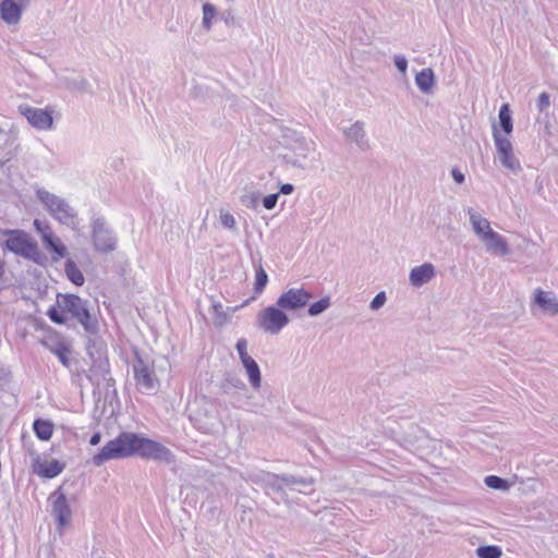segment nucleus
Here are the masks:
<instances>
[{
  "instance_id": "f257e3e1",
  "label": "nucleus",
  "mask_w": 558,
  "mask_h": 558,
  "mask_svg": "<svg viewBox=\"0 0 558 558\" xmlns=\"http://www.w3.org/2000/svg\"><path fill=\"white\" fill-rule=\"evenodd\" d=\"M131 457H140L142 459L165 463L174 461V456L171 450L162 444L136 433L122 432L116 438L107 441L106 445L92 457V462L96 466H101L107 461Z\"/></svg>"
},
{
  "instance_id": "f03ea898",
  "label": "nucleus",
  "mask_w": 558,
  "mask_h": 558,
  "mask_svg": "<svg viewBox=\"0 0 558 558\" xmlns=\"http://www.w3.org/2000/svg\"><path fill=\"white\" fill-rule=\"evenodd\" d=\"M284 153L280 155L287 165L305 169L312 154L315 153L314 141L304 137L295 130H286L282 135Z\"/></svg>"
},
{
  "instance_id": "7ed1b4c3",
  "label": "nucleus",
  "mask_w": 558,
  "mask_h": 558,
  "mask_svg": "<svg viewBox=\"0 0 558 558\" xmlns=\"http://www.w3.org/2000/svg\"><path fill=\"white\" fill-rule=\"evenodd\" d=\"M36 197L44 205L48 214L59 223L64 225L72 230L78 229L80 219L77 211L65 198L45 189H37Z\"/></svg>"
},
{
  "instance_id": "20e7f679",
  "label": "nucleus",
  "mask_w": 558,
  "mask_h": 558,
  "mask_svg": "<svg viewBox=\"0 0 558 558\" xmlns=\"http://www.w3.org/2000/svg\"><path fill=\"white\" fill-rule=\"evenodd\" d=\"M57 305L62 312L71 314L87 332L97 331L98 324L89 313L87 301L74 294H58Z\"/></svg>"
},
{
  "instance_id": "39448f33",
  "label": "nucleus",
  "mask_w": 558,
  "mask_h": 558,
  "mask_svg": "<svg viewBox=\"0 0 558 558\" xmlns=\"http://www.w3.org/2000/svg\"><path fill=\"white\" fill-rule=\"evenodd\" d=\"M2 233L7 235L3 243L7 250L24 258L39 262L41 253L38 245L25 231L8 229Z\"/></svg>"
},
{
  "instance_id": "423d86ee",
  "label": "nucleus",
  "mask_w": 558,
  "mask_h": 558,
  "mask_svg": "<svg viewBox=\"0 0 558 558\" xmlns=\"http://www.w3.org/2000/svg\"><path fill=\"white\" fill-rule=\"evenodd\" d=\"M92 242L95 251L110 253L117 248L118 238L104 217L92 219Z\"/></svg>"
},
{
  "instance_id": "0eeeda50",
  "label": "nucleus",
  "mask_w": 558,
  "mask_h": 558,
  "mask_svg": "<svg viewBox=\"0 0 558 558\" xmlns=\"http://www.w3.org/2000/svg\"><path fill=\"white\" fill-rule=\"evenodd\" d=\"M256 320L258 327L270 335H278L290 323L288 314L277 303L259 311Z\"/></svg>"
},
{
  "instance_id": "6e6552de",
  "label": "nucleus",
  "mask_w": 558,
  "mask_h": 558,
  "mask_svg": "<svg viewBox=\"0 0 558 558\" xmlns=\"http://www.w3.org/2000/svg\"><path fill=\"white\" fill-rule=\"evenodd\" d=\"M493 138L497 150V159L500 165L511 171L518 173L522 170L519 159L513 154V147L507 136L501 135L500 130L493 125Z\"/></svg>"
},
{
  "instance_id": "1a4fd4ad",
  "label": "nucleus",
  "mask_w": 558,
  "mask_h": 558,
  "mask_svg": "<svg viewBox=\"0 0 558 558\" xmlns=\"http://www.w3.org/2000/svg\"><path fill=\"white\" fill-rule=\"evenodd\" d=\"M51 502V514L53 515L60 533L70 523L72 510L61 488H58L49 496Z\"/></svg>"
},
{
  "instance_id": "9d476101",
  "label": "nucleus",
  "mask_w": 558,
  "mask_h": 558,
  "mask_svg": "<svg viewBox=\"0 0 558 558\" xmlns=\"http://www.w3.org/2000/svg\"><path fill=\"white\" fill-rule=\"evenodd\" d=\"M311 299L312 294L307 290L303 288H291L281 293L276 303L284 312H295L304 308Z\"/></svg>"
},
{
  "instance_id": "9b49d317",
  "label": "nucleus",
  "mask_w": 558,
  "mask_h": 558,
  "mask_svg": "<svg viewBox=\"0 0 558 558\" xmlns=\"http://www.w3.org/2000/svg\"><path fill=\"white\" fill-rule=\"evenodd\" d=\"M32 0H0V17L8 25L20 23L23 12Z\"/></svg>"
},
{
  "instance_id": "f8f14e48",
  "label": "nucleus",
  "mask_w": 558,
  "mask_h": 558,
  "mask_svg": "<svg viewBox=\"0 0 558 558\" xmlns=\"http://www.w3.org/2000/svg\"><path fill=\"white\" fill-rule=\"evenodd\" d=\"M19 110L32 126L38 130H50L52 128L53 119L48 110L29 106H20Z\"/></svg>"
},
{
  "instance_id": "ddd939ff",
  "label": "nucleus",
  "mask_w": 558,
  "mask_h": 558,
  "mask_svg": "<svg viewBox=\"0 0 558 558\" xmlns=\"http://www.w3.org/2000/svg\"><path fill=\"white\" fill-rule=\"evenodd\" d=\"M134 377L136 380V385L144 390L150 391L156 388L157 378L155 373L147 363H145L142 359H137L133 365Z\"/></svg>"
},
{
  "instance_id": "4468645a",
  "label": "nucleus",
  "mask_w": 558,
  "mask_h": 558,
  "mask_svg": "<svg viewBox=\"0 0 558 558\" xmlns=\"http://www.w3.org/2000/svg\"><path fill=\"white\" fill-rule=\"evenodd\" d=\"M347 141L354 143L360 150L366 151L371 148L369 140L364 129V122L355 121L343 130Z\"/></svg>"
},
{
  "instance_id": "2eb2a0df",
  "label": "nucleus",
  "mask_w": 558,
  "mask_h": 558,
  "mask_svg": "<svg viewBox=\"0 0 558 558\" xmlns=\"http://www.w3.org/2000/svg\"><path fill=\"white\" fill-rule=\"evenodd\" d=\"M268 483L270 487L277 492L282 490L284 486H290L298 489L299 492H303V487L312 485L311 481L293 475H270Z\"/></svg>"
},
{
  "instance_id": "dca6fc26",
  "label": "nucleus",
  "mask_w": 558,
  "mask_h": 558,
  "mask_svg": "<svg viewBox=\"0 0 558 558\" xmlns=\"http://www.w3.org/2000/svg\"><path fill=\"white\" fill-rule=\"evenodd\" d=\"M436 276V270L433 264L425 263L411 269L409 280L413 287H422L429 282Z\"/></svg>"
},
{
  "instance_id": "f3484780",
  "label": "nucleus",
  "mask_w": 558,
  "mask_h": 558,
  "mask_svg": "<svg viewBox=\"0 0 558 558\" xmlns=\"http://www.w3.org/2000/svg\"><path fill=\"white\" fill-rule=\"evenodd\" d=\"M16 135L0 128V166L12 159L15 151Z\"/></svg>"
},
{
  "instance_id": "a211bd4d",
  "label": "nucleus",
  "mask_w": 558,
  "mask_h": 558,
  "mask_svg": "<svg viewBox=\"0 0 558 558\" xmlns=\"http://www.w3.org/2000/svg\"><path fill=\"white\" fill-rule=\"evenodd\" d=\"M482 242L484 243L487 252L502 256L510 254L507 240L494 230L488 232L487 236H485Z\"/></svg>"
},
{
  "instance_id": "6ab92c4d",
  "label": "nucleus",
  "mask_w": 558,
  "mask_h": 558,
  "mask_svg": "<svg viewBox=\"0 0 558 558\" xmlns=\"http://www.w3.org/2000/svg\"><path fill=\"white\" fill-rule=\"evenodd\" d=\"M469 215L473 231L482 241L485 236H487L488 232L493 231L490 223L486 218L482 217L471 208L469 209Z\"/></svg>"
},
{
  "instance_id": "aec40b11",
  "label": "nucleus",
  "mask_w": 558,
  "mask_h": 558,
  "mask_svg": "<svg viewBox=\"0 0 558 558\" xmlns=\"http://www.w3.org/2000/svg\"><path fill=\"white\" fill-rule=\"evenodd\" d=\"M535 303L545 312L553 315L558 313V300L550 293L541 289L536 290Z\"/></svg>"
},
{
  "instance_id": "412c9836",
  "label": "nucleus",
  "mask_w": 558,
  "mask_h": 558,
  "mask_svg": "<svg viewBox=\"0 0 558 558\" xmlns=\"http://www.w3.org/2000/svg\"><path fill=\"white\" fill-rule=\"evenodd\" d=\"M242 364L246 371L248 376V381L254 389H258L262 384V375L260 369L256 361L250 356L246 360L242 361Z\"/></svg>"
},
{
  "instance_id": "4be33fe9",
  "label": "nucleus",
  "mask_w": 558,
  "mask_h": 558,
  "mask_svg": "<svg viewBox=\"0 0 558 558\" xmlns=\"http://www.w3.org/2000/svg\"><path fill=\"white\" fill-rule=\"evenodd\" d=\"M46 238L47 239L43 242V244L47 251L56 254V256L52 257L53 260H58L59 258H63L68 255L65 245L56 234Z\"/></svg>"
},
{
  "instance_id": "5701e85b",
  "label": "nucleus",
  "mask_w": 558,
  "mask_h": 558,
  "mask_svg": "<svg viewBox=\"0 0 558 558\" xmlns=\"http://www.w3.org/2000/svg\"><path fill=\"white\" fill-rule=\"evenodd\" d=\"M415 84L423 93H429L435 84V76L432 69L426 68L415 75Z\"/></svg>"
},
{
  "instance_id": "b1692460",
  "label": "nucleus",
  "mask_w": 558,
  "mask_h": 558,
  "mask_svg": "<svg viewBox=\"0 0 558 558\" xmlns=\"http://www.w3.org/2000/svg\"><path fill=\"white\" fill-rule=\"evenodd\" d=\"M230 397H231L230 403L234 409H244V410H248V411H256L255 404H250V407L246 408V405H248V401L251 399V396L247 393V390L245 392L241 391V390H236L235 392H231Z\"/></svg>"
},
{
  "instance_id": "393cba45",
  "label": "nucleus",
  "mask_w": 558,
  "mask_h": 558,
  "mask_svg": "<svg viewBox=\"0 0 558 558\" xmlns=\"http://www.w3.org/2000/svg\"><path fill=\"white\" fill-rule=\"evenodd\" d=\"M33 429L38 439L49 440L53 433V425L49 421L37 418L33 424Z\"/></svg>"
},
{
  "instance_id": "a878e982",
  "label": "nucleus",
  "mask_w": 558,
  "mask_h": 558,
  "mask_svg": "<svg viewBox=\"0 0 558 558\" xmlns=\"http://www.w3.org/2000/svg\"><path fill=\"white\" fill-rule=\"evenodd\" d=\"M64 271H65L68 279L72 283H74L75 286H78V287L84 284L85 278L74 260L68 259L65 262Z\"/></svg>"
},
{
  "instance_id": "bb28decb",
  "label": "nucleus",
  "mask_w": 558,
  "mask_h": 558,
  "mask_svg": "<svg viewBox=\"0 0 558 558\" xmlns=\"http://www.w3.org/2000/svg\"><path fill=\"white\" fill-rule=\"evenodd\" d=\"M498 118L501 130L506 133V135L511 134L513 130V123L510 107L508 104H504L500 107Z\"/></svg>"
},
{
  "instance_id": "cd10ccee",
  "label": "nucleus",
  "mask_w": 558,
  "mask_h": 558,
  "mask_svg": "<svg viewBox=\"0 0 558 558\" xmlns=\"http://www.w3.org/2000/svg\"><path fill=\"white\" fill-rule=\"evenodd\" d=\"M64 470V464L58 460H51L40 466L39 475L46 478H53Z\"/></svg>"
},
{
  "instance_id": "c85d7f7f",
  "label": "nucleus",
  "mask_w": 558,
  "mask_h": 558,
  "mask_svg": "<svg viewBox=\"0 0 558 558\" xmlns=\"http://www.w3.org/2000/svg\"><path fill=\"white\" fill-rule=\"evenodd\" d=\"M49 350L59 359L63 366H70V349L64 342L58 341L53 345H49Z\"/></svg>"
},
{
  "instance_id": "c756f323",
  "label": "nucleus",
  "mask_w": 558,
  "mask_h": 558,
  "mask_svg": "<svg viewBox=\"0 0 558 558\" xmlns=\"http://www.w3.org/2000/svg\"><path fill=\"white\" fill-rule=\"evenodd\" d=\"M221 389L223 393L230 395L231 389L246 391V385L238 377H228L221 383Z\"/></svg>"
},
{
  "instance_id": "7c9ffc66",
  "label": "nucleus",
  "mask_w": 558,
  "mask_h": 558,
  "mask_svg": "<svg viewBox=\"0 0 558 558\" xmlns=\"http://www.w3.org/2000/svg\"><path fill=\"white\" fill-rule=\"evenodd\" d=\"M476 555L480 558H500L502 550L497 545H485L477 547Z\"/></svg>"
},
{
  "instance_id": "2f4dec72",
  "label": "nucleus",
  "mask_w": 558,
  "mask_h": 558,
  "mask_svg": "<svg viewBox=\"0 0 558 558\" xmlns=\"http://www.w3.org/2000/svg\"><path fill=\"white\" fill-rule=\"evenodd\" d=\"M330 306V298L325 296L320 299L319 301L312 303L307 310V314L311 317H315L324 313L327 308Z\"/></svg>"
},
{
  "instance_id": "473e14b6",
  "label": "nucleus",
  "mask_w": 558,
  "mask_h": 558,
  "mask_svg": "<svg viewBox=\"0 0 558 558\" xmlns=\"http://www.w3.org/2000/svg\"><path fill=\"white\" fill-rule=\"evenodd\" d=\"M211 307L214 313V324L216 326H223L230 322V314L223 312L222 305L220 303H214Z\"/></svg>"
},
{
  "instance_id": "72a5a7b5",
  "label": "nucleus",
  "mask_w": 558,
  "mask_h": 558,
  "mask_svg": "<svg viewBox=\"0 0 558 558\" xmlns=\"http://www.w3.org/2000/svg\"><path fill=\"white\" fill-rule=\"evenodd\" d=\"M267 282H268V276H267L266 271L264 270V268L262 266H259L256 269V275H255V284H254L255 293H257V294L262 293L264 291Z\"/></svg>"
},
{
  "instance_id": "f704fd0d",
  "label": "nucleus",
  "mask_w": 558,
  "mask_h": 558,
  "mask_svg": "<svg viewBox=\"0 0 558 558\" xmlns=\"http://www.w3.org/2000/svg\"><path fill=\"white\" fill-rule=\"evenodd\" d=\"M484 482L487 487L493 489L505 490L508 488L507 481L496 475L486 476Z\"/></svg>"
},
{
  "instance_id": "c9c22d12",
  "label": "nucleus",
  "mask_w": 558,
  "mask_h": 558,
  "mask_svg": "<svg viewBox=\"0 0 558 558\" xmlns=\"http://www.w3.org/2000/svg\"><path fill=\"white\" fill-rule=\"evenodd\" d=\"M216 15V8L211 3H205L203 5V26L206 29L211 27V20Z\"/></svg>"
},
{
  "instance_id": "e433bc0d",
  "label": "nucleus",
  "mask_w": 558,
  "mask_h": 558,
  "mask_svg": "<svg viewBox=\"0 0 558 558\" xmlns=\"http://www.w3.org/2000/svg\"><path fill=\"white\" fill-rule=\"evenodd\" d=\"M34 227H35L36 231L40 234L43 242L47 239L46 236H51L54 234L51 227L46 221L35 219Z\"/></svg>"
},
{
  "instance_id": "4c0bfd02",
  "label": "nucleus",
  "mask_w": 558,
  "mask_h": 558,
  "mask_svg": "<svg viewBox=\"0 0 558 558\" xmlns=\"http://www.w3.org/2000/svg\"><path fill=\"white\" fill-rule=\"evenodd\" d=\"M63 313L59 306H51L47 312V316L51 322L63 325L66 323V317Z\"/></svg>"
},
{
  "instance_id": "58836bf2",
  "label": "nucleus",
  "mask_w": 558,
  "mask_h": 558,
  "mask_svg": "<svg viewBox=\"0 0 558 558\" xmlns=\"http://www.w3.org/2000/svg\"><path fill=\"white\" fill-rule=\"evenodd\" d=\"M219 219L223 228L228 230H235L236 221L232 214L220 210Z\"/></svg>"
},
{
  "instance_id": "ea45409f",
  "label": "nucleus",
  "mask_w": 558,
  "mask_h": 558,
  "mask_svg": "<svg viewBox=\"0 0 558 558\" xmlns=\"http://www.w3.org/2000/svg\"><path fill=\"white\" fill-rule=\"evenodd\" d=\"M387 301V296H386V293L384 291L377 293L374 299L371 301L369 303V308L372 311H378L379 308H381L385 303Z\"/></svg>"
},
{
  "instance_id": "a19ab883",
  "label": "nucleus",
  "mask_w": 558,
  "mask_h": 558,
  "mask_svg": "<svg viewBox=\"0 0 558 558\" xmlns=\"http://www.w3.org/2000/svg\"><path fill=\"white\" fill-rule=\"evenodd\" d=\"M393 63H395L396 68L399 70V72L403 76H407V71H408L407 58L403 54H397L393 57Z\"/></svg>"
},
{
  "instance_id": "79ce46f5",
  "label": "nucleus",
  "mask_w": 558,
  "mask_h": 558,
  "mask_svg": "<svg viewBox=\"0 0 558 558\" xmlns=\"http://www.w3.org/2000/svg\"><path fill=\"white\" fill-rule=\"evenodd\" d=\"M235 348L239 353V357H240L241 362L246 360L247 357H250V355L247 353V340L246 339H244V338L239 339Z\"/></svg>"
},
{
  "instance_id": "37998d69",
  "label": "nucleus",
  "mask_w": 558,
  "mask_h": 558,
  "mask_svg": "<svg viewBox=\"0 0 558 558\" xmlns=\"http://www.w3.org/2000/svg\"><path fill=\"white\" fill-rule=\"evenodd\" d=\"M550 106V98H549V95L547 93H542L538 98H537V101H536V107L537 109L543 112L545 111L546 109H548Z\"/></svg>"
},
{
  "instance_id": "c03bdc74",
  "label": "nucleus",
  "mask_w": 558,
  "mask_h": 558,
  "mask_svg": "<svg viewBox=\"0 0 558 558\" xmlns=\"http://www.w3.org/2000/svg\"><path fill=\"white\" fill-rule=\"evenodd\" d=\"M278 198H279V194L278 193H275V194H269L267 196L264 197L263 199V205L266 209H272L275 208L277 202H278Z\"/></svg>"
},
{
  "instance_id": "a18cd8bd",
  "label": "nucleus",
  "mask_w": 558,
  "mask_h": 558,
  "mask_svg": "<svg viewBox=\"0 0 558 558\" xmlns=\"http://www.w3.org/2000/svg\"><path fill=\"white\" fill-rule=\"evenodd\" d=\"M451 175H452V179L454 180V182L458 184H462L465 180L464 174L457 168H453L451 170Z\"/></svg>"
},
{
  "instance_id": "49530a36",
  "label": "nucleus",
  "mask_w": 558,
  "mask_h": 558,
  "mask_svg": "<svg viewBox=\"0 0 558 558\" xmlns=\"http://www.w3.org/2000/svg\"><path fill=\"white\" fill-rule=\"evenodd\" d=\"M294 191V186L290 183H284L280 186V193L289 195Z\"/></svg>"
},
{
  "instance_id": "de8ad7c7",
  "label": "nucleus",
  "mask_w": 558,
  "mask_h": 558,
  "mask_svg": "<svg viewBox=\"0 0 558 558\" xmlns=\"http://www.w3.org/2000/svg\"><path fill=\"white\" fill-rule=\"evenodd\" d=\"M198 428L202 429L204 433L210 434L216 430V424L215 423H206L205 425L199 426Z\"/></svg>"
},
{
  "instance_id": "09e8293b",
  "label": "nucleus",
  "mask_w": 558,
  "mask_h": 558,
  "mask_svg": "<svg viewBox=\"0 0 558 558\" xmlns=\"http://www.w3.org/2000/svg\"><path fill=\"white\" fill-rule=\"evenodd\" d=\"M100 441H101V434L99 432L94 433L89 439V444L92 446H97Z\"/></svg>"
},
{
  "instance_id": "8fccbe9b",
  "label": "nucleus",
  "mask_w": 558,
  "mask_h": 558,
  "mask_svg": "<svg viewBox=\"0 0 558 558\" xmlns=\"http://www.w3.org/2000/svg\"><path fill=\"white\" fill-rule=\"evenodd\" d=\"M4 272H5V264L4 262L0 258V280L2 279V277L4 276Z\"/></svg>"
},
{
  "instance_id": "3c124183",
  "label": "nucleus",
  "mask_w": 558,
  "mask_h": 558,
  "mask_svg": "<svg viewBox=\"0 0 558 558\" xmlns=\"http://www.w3.org/2000/svg\"><path fill=\"white\" fill-rule=\"evenodd\" d=\"M81 85H82V88L85 90H87V87H89V84L86 80H82Z\"/></svg>"
},
{
  "instance_id": "603ef678",
  "label": "nucleus",
  "mask_w": 558,
  "mask_h": 558,
  "mask_svg": "<svg viewBox=\"0 0 558 558\" xmlns=\"http://www.w3.org/2000/svg\"><path fill=\"white\" fill-rule=\"evenodd\" d=\"M247 303H248V300H245V302L241 305V307L245 306ZM238 308H240V306H235L234 308H232V312L236 311Z\"/></svg>"
},
{
  "instance_id": "864d4df0",
  "label": "nucleus",
  "mask_w": 558,
  "mask_h": 558,
  "mask_svg": "<svg viewBox=\"0 0 558 558\" xmlns=\"http://www.w3.org/2000/svg\"><path fill=\"white\" fill-rule=\"evenodd\" d=\"M251 199H252V202H254L256 199V196L252 195Z\"/></svg>"
}]
</instances>
